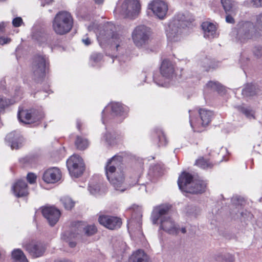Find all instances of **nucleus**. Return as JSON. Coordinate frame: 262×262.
<instances>
[{
    "mask_svg": "<svg viewBox=\"0 0 262 262\" xmlns=\"http://www.w3.org/2000/svg\"><path fill=\"white\" fill-rule=\"evenodd\" d=\"M122 162L121 156L115 155L107 161L105 166L107 180L114 189L120 192H124L128 188L125 183L126 169Z\"/></svg>",
    "mask_w": 262,
    "mask_h": 262,
    "instance_id": "1",
    "label": "nucleus"
},
{
    "mask_svg": "<svg viewBox=\"0 0 262 262\" xmlns=\"http://www.w3.org/2000/svg\"><path fill=\"white\" fill-rule=\"evenodd\" d=\"M170 206L162 204L154 207L151 213V220L154 224L160 222V228L170 234H177L179 228L175 222L167 215Z\"/></svg>",
    "mask_w": 262,
    "mask_h": 262,
    "instance_id": "2",
    "label": "nucleus"
},
{
    "mask_svg": "<svg viewBox=\"0 0 262 262\" xmlns=\"http://www.w3.org/2000/svg\"><path fill=\"white\" fill-rule=\"evenodd\" d=\"M179 189L190 193H201L205 191L206 184L200 179H194L188 172H183L178 180Z\"/></svg>",
    "mask_w": 262,
    "mask_h": 262,
    "instance_id": "3",
    "label": "nucleus"
},
{
    "mask_svg": "<svg viewBox=\"0 0 262 262\" xmlns=\"http://www.w3.org/2000/svg\"><path fill=\"white\" fill-rule=\"evenodd\" d=\"M73 24L71 14L67 11H62L59 12L54 17L52 28L56 34L62 35L71 31Z\"/></svg>",
    "mask_w": 262,
    "mask_h": 262,
    "instance_id": "4",
    "label": "nucleus"
},
{
    "mask_svg": "<svg viewBox=\"0 0 262 262\" xmlns=\"http://www.w3.org/2000/svg\"><path fill=\"white\" fill-rule=\"evenodd\" d=\"M190 23V21L185 19L184 15H178L177 19L169 23L168 28L166 29L168 40L171 42L179 41L181 38L182 29L188 27Z\"/></svg>",
    "mask_w": 262,
    "mask_h": 262,
    "instance_id": "5",
    "label": "nucleus"
},
{
    "mask_svg": "<svg viewBox=\"0 0 262 262\" xmlns=\"http://www.w3.org/2000/svg\"><path fill=\"white\" fill-rule=\"evenodd\" d=\"M128 108L118 102H113L107 105L102 112V122L105 124L108 119L118 117L122 120L126 116Z\"/></svg>",
    "mask_w": 262,
    "mask_h": 262,
    "instance_id": "6",
    "label": "nucleus"
},
{
    "mask_svg": "<svg viewBox=\"0 0 262 262\" xmlns=\"http://www.w3.org/2000/svg\"><path fill=\"white\" fill-rule=\"evenodd\" d=\"M48 60L46 56L37 55L33 58L32 64V78L37 82L42 80L46 75L48 66Z\"/></svg>",
    "mask_w": 262,
    "mask_h": 262,
    "instance_id": "7",
    "label": "nucleus"
},
{
    "mask_svg": "<svg viewBox=\"0 0 262 262\" xmlns=\"http://www.w3.org/2000/svg\"><path fill=\"white\" fill-rule=\"evenodd\" d=\"M160 72L162 79H157L154 76L155 83L161 86L168 87L174 76V70L172 62L167 59L163 60L161 66Z\"/></svg>",
    "mask_w": 262,
    "mask_h": 262,
    "instance_id": "8",
    "label": "nucleus"
},
{
    "mask_svg": "<svg viewBox=\"0 0 262 262\" xmlns=\"http://www.w3.org/2000/svg\"><path fill=\"white\" fill-rule=\"evenodd\" d=\"M150 35L149 28L145 25H139L132 32V38L135 46L140 48L148 43Z\"/></svg>",
    "mask_w": 262,
    "mask_h": 262,
    "instance_id": "9",
    "label": "nucleus"
},
{
    "mask_svg": "<svg viewBox=\"0 0 262 262\" xmlns=\"http://www.w3.org/2000/svg\"><path fill=\"white\" fill-rule=\"evenodd\" d=\"M115 26L113 23H108L105 25L103 31L101 32L98 36L97 39L100 45L103 42H104L112 39L116 45V48L118 50L120 47L119 43L124 38L115 32Z\"/></svg>",
    "mask_w": 262,
    "mask_h": 262,
    "instance_id": "10",
    "label": "nucleus"
},
{
    "mask_svg": "<svg viewBox=\"0 0 262 262\" xmlns=\"http://www.w3.org/2000/svg\"><path fill=\"white\" fill-rule=\"evenodd\" d=\"M67 166L71 176L76 178L81 176L85 170L82 159L77 155H73L68 159Z\"/></svg>",
    "mask_w": 262,
    "mask_h": 262,
    "instance_id": "11",
    "label": "nucleus"
},
{
    "mask_svg": "<svg viewBox=\"0 0 262 262\" xmlns=\"http://www.w3.org/2000/svg\"><path fill=\"white\" fill-rule=\"evenodd\" d=\"M200 120L195 121L191 118V114L189 115V122L194 132H201L202 130L201 127H205L210 122L213 113L211 111L205 109L199 110Z\"/></svg>",
    "mask_w": 262,
    "mask_h": 262,
    "instance_id": "12",
    "label": "nucleus"
},
{
    "mask_svg": "<svg viewBox=\"0 0 262 262\" xmlns=\"http://www.w3.org/2000/svg\"><path fill=\"white\" fill-rule=\"evenodd\" d=\"M257 31L253 24L250 21L240 23L237 35L241 41L251 39L256 36Z\"/></svg>",
    "mask_w": 262,
    "mask_h": 262,
    "instance_id": "13",
    "label": "nucleus"
},
{
    "mask_svg": "<svg viewBox=\"0 0 262 262\" xmlns=\"http://www.w3.org/2000/svg\"><path fill=\"white\" fill-rule=\"evenodd\" d=\"M18 119L20 122L26 124L34 123L43 118L42 113L34 110H24L19 108Z\"/></svg>",
    "mask_w": 262,
    "mask_h": 262,
    "instance_id": "14",
    "label": "nucleus"
},
{
    "mask_svg": "<svg viewBox=\"0 0 262 262\" xmlns=\"http://www.w3.org/2000/svg\"><path fill=\"white\" fill-rule=\"evenodd\" d=\"M140 9L138 0H125L121 6L120 13L128 17L134 18L139 14Z\"/></svg>",
    "mask_w": 262,
    "mask_h": 262,
    "instance_id": "15",
    "label": "nucleus"
},
{
    "mask_svg": "<svg viewBox=\"0 0 262 262\" xmlns=\"http://www.w3.org/2000/svg\"><path fill=\"white\" fill-rule=\"evenodd\" d=\"M23 247L34 258L42 256L46 250L45 245L39 241H32L28 244H23Z\"/></svg>",
    "mask_w": 262,
    "mask_h": 262,
    "instance_id": "16",
    "label": "nucleus"
},
{
    "mask_svg": "<svg viewBox=\"0 0 262 262\" xmlns=\"http://www.w3.org/2000/svg\"><path fill=\"white\" fill-rule=\"evenodd\" d=\"M142 217V214L140 211L134 212L128 224V228H130L132 230H133V226L136 225V229L133 231V234L140 239L143 236L141 230Z\"/></svg>",
    "mask_w": 262,
    "mask_h": 262,
    "instance_id": "17",
    "label": "nucleus"
},
{
    "mask_svg": "<svg viewBox=\"0 0 262 262\" xmlns=\"http://www.w3.org/2000/svg\"><path fill=\"white\" fill-rule=\"evenodd\" d=\"M153 13L160 19H163L168 10V6L166 3L160 0H155L148 6Z\"/></svg>",
    "mask_w": 262,
    "mask_h": 262,
    "instance_id": "18",
    "label": "nucleus"
},
{
    "mask_svg": "<svg viewBox=\"0 0 262 262\" xmlns=\"http://www.w3.org/2000/svg\"><path fill=\"white\" fill-rule=\"evenodd\" d=\"M99 223L106 228L113 230L120 227L122 222L120 218L106 215H102L99 217Z\"/></svg>",
    "mask_w": 262,
    "mask_h": 262,
    "instance_id": "19",
    "label": "nucleus"
},
{
    "mask_svg": "<svg viewBox=\"0 0 262 262\" xmlns=\"http://www.w3.org/2000/svg\"><path fill=\"white\" fill-rule=\"evenodd\" d=\"M42 213L51 226H54L57 223L60 215L59 210L52 206L43 207L42 209Z\"/></svg>",
    "mask_w": 262,
    "mask_h": 262,
    "instance_id": "20",
    "label": "nucleus"
},
{
    "mask_svg": "<svg viewBox=\"0 0 262 262\" xmlns=\"http://www.w3.org/2000/svg\"><path fill=\"white\" fill-rule=\"evenodd\" d=\"M61 177L60 170L57 167H52L46 170L42 176L43 180L47 183H55Z\"/></svg>",
    "mask_w": 262,
    "mask_h": 262,
    "instance_id": "21",
    "label": "nucleus"
},
{
    "mask_svg": "<svg viewBox=\"0 0 262 262\" xmlns=\"http://www.w3.org/2000/svg\"><path fill=\"white\" fill-rule=\"evenodd\" d=\"M6 140L9 142L12 149H17L21 147L24 144V139L16 132H13L8 134Z\"/></svg>",
    "mask_w": 262,
    "mask_h": 262,
    "instance_id": "22",
    "label": "nucleus"
},
{
    "mask_svg": "<svg viewBox=\"0 0 262 262\" xmlns=\"http://www.w3.org/2000/svg\"><path fill=\"white\" fill-rule=\"evenodd\" d=\"M21 91L19 88H16L15 90L13 99H7L3 96L0 95V112L3 111L9 105L19 101L21 98Z\"/></svg>",
    "mask_w": 262,
    "mask_h": 262,
    "instance_id": "23",
    "label": "nucleus"
},
{
    "mask_svg": "<svg viewBox=\"0 0 262 262\" xmlns=\"http://www.w3.org/2000/svg\"><path fill=\"white\" fill-rule=\"evenodd\" d=\"M74 228L77 231V234H80L82 232L87 236H91L97 232V228L94 225L85 226L81 222H77L73 225Z\"/></svg>",
    "mask_w": 262,
    "mask_h": 262,
    "instance_id": "24",
    "label": "nucleus"
},
{
    "mask_svg": "<svg viewBox=\"0 0 262 262\" xmlns=\"http://www.w3.org/2000/svg\"><path fill=\"white\" fill-rule=\"evenodd\" d=\"M12 190L18 198L27 195L28 194L27 184L24 180H18L12 186Z\"/></svg>",
    "mask_w": 262,
    "mask_h": 262,
    "instance_id": "25",
    "label": "nucleus"
},
{
    "mask_svg": "<svg viewBox=\"0 0 262 262\" xmlns=\"http://www.w3.org/2000/svg\"><path fill=\"white\" fill-rule=\"evenodd\" d=\"M202 28L204 31V36L205 38L211 39L216 37L218 34L216 32V27L214 24L210 22H204L202 24Z\"/></svg>",
    "mask_w": 262,
    "mask_h": 262,
    "instance_id": "26",
    "label": "nucleus"
},
{
    "mask_svg": "<svg viewBox=\"0 0 262 262\" xmlns=\"http://www.w3.org/2000/svg\"><path fill=\"white\" fill-rule=\"evenodd\" d=\"M152 137L154 138V142L157 144L159 146L166 145V137L160 128H156L154 130Z\"/></svg>",
    "mask_w": 262,
    "mask_h": 262,
    "instance_id": "27",
    "label": "nucleus"
},
{
    "mask_svg": "<svg viewBox=\"0 0 262 262\" xmlns=\"http://www.w3.org/2000/svg\"><path fill=\"white\" fill-rule=\"evenodd\" d=\"M221 3L226 13L236 14L237 11L236 3L234 0H221Z\"/></svg>",
    "mask_w": 262,
    "mask_h": 262,
    "instance_id": "28",
    "label": "nucleus"
},
{
    "mask_svg": "<svg viewBox=\"0 0 262 262\" xmlns=\"http://www.w3.org/2000/svg\"><path fill=\"white\" fill-rule=\"evenodd\" d=\"M238 111L241 112L249 120H255V111L250 106L246 105H239L236 107Z\"/></svg>",
    "mask_w": 262,
    "mask_h": 262,
    "instance_id": "29",
    "label": "nucleus"
},
{
    "mask_svg": "<svg viewBox=\"0 0 262 262\" xmlns=\"http://www.w3.org/2000/svg\"><path fill=\"white\" fill-rule=\"evenodd\" d=\"M148 256L142 250L134 252L129 259V262H148Z\"/></svg>",
    "mask_w": 262,
    "mask_h": 262,
    "instance_id": "30",
    "label": "nucleus"
},
{
    "mask_svg": "<svg viewBox=\"0 0 262 262\" xmlns=\"http://www.w3.org/2000/svg\"><path fill=\"white\" fill-rule=\"evenodd\" d=\"M11 255L13 262H28L24 252L19 249L13 250Z\"/></svg>",
    "mask_w": 262,
    "mask_h": 262,
    "instance_id": "31",
    "label": "nucleus"
},
{
    "mask_svg": "<svg viewBox=\"0 0 262 262\" xmlns=\"http://www.w3.org/2000/svg\"><path fill=\"white\" fill-rule=\"evenodd\" d=\"M103 59V55L98 52H93L90 57V64L93 67H99Z\"/></svg>",
    "mask_w": 262,
    "mask_h": 262,
    "instance_id": "32",
    "label": "nucleus"
},
{
    "mask_svg": "<svg viewBox=\"0 0 262 262\" xmlns=\"http://www.w3.org/2000/svg\"><path fill=\"white\" fill-rule=\"evenodd\" d=\"M257 86L253 84H247L242 91V95L245 97L253 96L257 94Z\"/></svg>",
    "mask_w": 262,
    "mask_h": 262,
    "instance_id": "33",
    "label": "nucleus"
},
{
    "mask_svg": "<svg viewBox=\"0 0 262 262\" xmlns=\"http://www.w3.org/2000/svg\"><path fill=\"white\" fill-rule=\"evenodd\" d=\"M117 138V135L114 132L107 131L102 136L101 141L106 144L111 145L114 143Z\"/></svg>",
    "mask_w": 262,
    "mask_h": 262,
    "instance_id": "34",
    "label": "nucleus"
},
{
    "mask_svg": "<svg viewBox=\"0 0 262 262\" xmlns=\"http://www.w3.org/2000/svg\"><path fill=\"white\" fill-rule=\"evenodd\" d=\"M75 144L77 148L79 150H84L88 147L89 142L86 139L77 136Z\"/></svg>",
    "mask_w": 262,
    "mask_h": 262,
    "instance_id": "35",
    "label": "nucleus"
},
{
    "mask_svg": "<svg viewBox=\"0 0 262 262\" xmlns=\"http://www.w3.org/2000/svg\"><path fill=\"white\" fill-rule=\"evenodd\" d=\"M198 64L206 71H209L211 68H214L212 65V61L207 57H204L200 59Z\"/></svg>",
    "mask_w": 262,
    "mask_h": 262,
    "instance_id": "36",
    "label": "nucleus"
},
{
    "mask_svg": "<svg viewBox=\"0 0 262 262\" xmlns=\"http://www.w3.org/2000/svg\"><path fill=\"white\" fill-rule=\"evenodd\" d=\"M66 234L68 235L67 243H68L69 246L71 248L75 247L76 245V243L75 241H71V239L72 238H76L77 237V235H78L77 234V231L76 230V229L73 226L72 228L71 232V233H67Z\"/></svg>",
    "mask_w": 262,
    "mask_h": 262,
    "instance_id": "37",
    "label": "nucleus"
},
{
    "mask_svg": "<svg viewBox=\"0 0 262 262\" xmlns=\"http://www.w3.org/2000/svg\"><path fill=\"white\" fill-rule=\"evenodd\" d=\"M61 201L64 208L67 210L71 209L75 205V202L68 196H65L61 199Z\"/></svg>",
    "mask_w": 262,
    "mask_h": 262,
    "instance_id": "38",
    "label": "nucleus"
},
{
    "mask_svg": "<svg viewBox=\"0 0 262 262\" xmlns=\"http://www.w3.org/2000/svg\"><path fill=\"white\" fill-rule=\"evenodd\" d=\"M195 165L202 169L211 168L213 165L205 160L204 158H200L195 162Z\"/></svg>",
    "mask_w": 262,
    "mask_h": 262,
    "instance_id": "39",
    "label": "nucleus"
},
{
    "mask_svg": "<svg viewBox=\"0 0 262 262\" xmlns=\"http://www.w3.org/2000/svg\"><path fill=\"white\" fill-rule=\"evenodd\" d=\"M206 88L212 91H216L219 92L222 91V86L217 82L210 81L206 85Z\"/></svg>",
    "mask_w": 262,
    "mask_h": 262,
    "instance_id": "40",
    "label": "nucleus"
},
{
    "mask_svg": "<svg viewBox=\"0 0 262 262\" xmlns=\"http://www.w3.org/2000/svg\"><path fill=\"white\" fill-rule=\"evenodd\" d=\"M149 171L155 176H159L162 174V168L160 165L151 166Z\"/></svg>",
    "mask_w": 262,
    "mask_h": 262,
    "instance_id": "41",
    "label": "nucleus"
},
{
    "mask_svg": "<svg viewBox=\"0 0 262 262\" xmlns=\"http://www.w3.org/2000/svg\"><path fill=\"white\" fill-rule=\"evenodd\" d=\"M89 190L93 195H96L99 192L100 185L98 184H93L92 182L89 184Z\"/></svg>",
    "mask_w": 262,
    "mask_h": 262,
    "instance_id": "42",
    "label": "nucleus"
},
{
    "mask_svg": "<svg viewBox=\"0 0 262 262\" xmlns=\"http://www.w3.org/2000/svg\"><path fill=\"white\" fill-rule=\"evenodd\" d=\"M231 201L233 204L236 206H242L244 205L245 203V201L244 199L241 196H233L232 198Z\"/></svg>",
    "mask_w": 262,
    "mask_h": 262,
    "instance_id": "43",
    "label": "nucleus"
},
{
    "mask_svg": "<svg viewBox=\"0 0 262 262\" xmlns=\"http://www.w3.org/2000/svg\"><path fill=\"white\" fill-rule=\"evenodd\" d=\"M242 219L244 221H251L253 219V215L250 212L245 210L240 212Z\"/></svg>",
    "mask_w": 262,
    "mask_h": 262,
    "instance_id": "44",
    "label": "nucleus"
},
{
    "mask_svg": "<svg viewBox=\"0 0 262 262\" xmlns=\"http://www.w3.org/2000/svg\"><path fill=\"white\" fill-rule=\"evenodd\" d=\"M33 161V157L31 156H26L24 158H21L20 160V162L25 165H31Z\"/></svg>",
    "mask_w": 262,
    "mask_h": 262,
    "instance_id": "45",
    "label": "nucleus"
},
{
    "mask_svg": "<svg viewBox=\"0 0 262 262\" xmlns=\"http://www.w3.org/2000/svg\"><path fill=\"white\" fill-rule=\"evenodd\" d=\"M23 19L20 17H17L12 20V25L14 27H18L23 24Z\"/></svg>",
    "mask_w": 262,
    "mask_h": 262,
    "instance_id": "46",
    "label": "nucleus"
},
{
    "mask_svg": "<svg viewBox=\"0 0 262 262\" xmlns=\"http://www.w3.org/2000/svg\"><path fill=\"white\" fill-rule=\"evenodd\" d=\"M250 4L254 7H262V0H249Z\"/></svg>",
    "mask_w": 262,
    "mask_h": 262,
    "instance_id": "47",
    "label": "nucleus"
},
{
    "mask_svg": "<svg viewBox=\"0 0 262 262\" xmlns=\"http://www.w3.org/2000/svg\"><path fill=\"white\" fill-rule=\"evenodd\" d=\"M81 41L82 43L86 46L90 45L92 42V39L88 36V34H86L82 37Z\"/></svg>",
    "mask_w": 262,
    "mask_h": 262,
    "instance_id": "48",
    "label": "nucleus"
},
{
    "mask_svg": "<svg viewBox=\"0 0 262 262\" xmlns=\"http://www.w3.org/2000/svg\"><path fill=\"white\" fill-rule=\"evenodd\" d=\"M27 179L30 184H33L36 182V176L32 173H29L27 175Z\"/></svg>",
    "mask_w": 262,
    "mask_h": 262,
    "instance_id": "49",
    "label": "nucleus"
},
{
    "mask_svg": "<svg viewBox=\"0 0 262 262\" xmlns=\"http://www.w3.org/2000/svg\"><path fill=\"white\" fill-rule=\"evenodd\" d=\"M256 25L258 28L262 29V12L256 16Z\"/></svg>",
    "mask_w": 262,
    "mask_h": 262,
    "instance_id": "50",
    "label": "nucleus"
},
{
    "mask_svg": "<svg viewBox=\"0 0 262 262\" xmlns=\"http://www.w3.org/2000/svg\"><path fill=\"white\" fill-rule=\"evenodd\" d=\"M226 21L228 23L233 24L234 23V19L233 17V15L235 14H232L231 13H226Z\"/></svg>",
    "mask_w": 262,
    "mask_h": 262,
    "instance_id": "51",
    "label": "nucleus"
},
{
    "mask_svg": "<svg viewBox=\"0 0 262 262\" xmlns=\"http://www.w3.org/2000/svg\"><path fill=\"white\" fill-rule=\"evenodd\" d=\"M253 53L257 57H259L262 55L261 47H255L253 50Z\"/></svg>",
    "mask_w": 262,
    "mask_h": 262,
    "instance_id": "52",
    "label": "nucleus"
},
{
    "mask_svg": "<svg viewBox=\"0 0 262 262\" xmlns=\"http://www.w3.org/2000/svg\"><path fill=\"white\" fill-rule=\"evenodd\" d=\"M98 29V26L97 24H95V23H93V24H91L88 27V29L89 31H95Z\"/></svg>",
    "mask_w": 262,
    "mask_h": 262,
    "instance_id": "53",
    "label": "nucleus"
},
{
    "mask_svg": "<svg viewBox=\"0 0 262 262\" xmlns=\"http://www.w3.org/2000/svg\"><path fill=\"white\" fill-rule=\"evenodd\" d=\"M10 41V39L8 38H6L4 37H0V45H4L6 43H7Z\"/></svg>",
    "mask_w": 262,
    "mask_h": 262,
    "instance_id": "54",
    "label": "nucleus"
},
{
    "mask_svg": "<svg viewBox=\"0 0 262 262\" xmlns=\"http://www.w3.org/2000/svg\"><path fill=\"white\" fill-rule=\"evenodd\" d=\"M6 81L5 80H2L0 81V91H4L5 90Z\"/></svg>",
    "mask_w": 262,
    "mask_h": 262,
    "instance_id": "55",
    "label": "nucleus"
},
{
    "mask_svg": "<svg viewBox=\"0 0 262 262\" xmlns=\"http://www.w3.org/2000/svg\"><path fill=\"white\" fill-rule=\"evenodd\" d=\"M53 0H41V5L44 7L46 5H49Z\"/></svg>",
    "mask_w": 262,
    "mask_h": 262,
    "instance_id": "56",
    "label": "nucleus"
},
{
    "mask_svg": "<svg viewBox=\"0 0 262 262\" xmlns=\"http://www.w3.org/2000/svg\"><path fill=\"white\" fill-rule=\"evenodd\" d=\"M5 27V24L4 22L0 23V33L4 32V28Z\"/></svg>",
    "mask_w": 262,
    "mask_h": 262,
    "instance_id": "57",
    "label": "nucleus"
},
{
    "mask_svg": "<svg viewBox=\"0 0 262 262\" xmlns=\"http://www.w3.org/2000/svg\"><path fill=\"white\" fill-rule=\"evenodd\" d=\"M55 262H73L72 260L67 259H57Z\"/></svg>",
    "mask_w": 262,
    "mask_h": 262,
    "instance_id": "58",
    "label": "nucleus"
},
{
    "mask_svg": "<svg viewBox=\"0 0 262 262\" xmlns=\"http://www.w3.org/2000/svg\"><path fill=\"white\" fill-rule=\"evenodd\" d=\"M97 4H101L103 3L104 0H93Z\"/></svg>",
    "mask_w": 262,
    "mask_h": 262,
    "instance_id": "59",
    "label": "nucleus"
},
{
    "mask_svg": "<svg viewBox=\"0 0 262 262\" xmlns=\"http://www.w3.org/2000/svg\"><path fill=\"white\" fill-rule=\"evenodd\" d=\"M139 189L144 190L146 191V187L144 184L141 185Z\"/></svg>",
    "mask_w": 262,
    "mask_h": 262,
    "instance_id": "60",
    "label": "nucleus"
},
{
    "mask_svg": "<svg viewBox=\"0 0 262 262\" xmlns=\"http://www.w3.org/2000/svg\"><path fill=\"white\" fill-rule=\"evenodd\" d=\"M80 121L79 120L77 121V127L78 129H80Z\"/></svg>",
    "mask_w": 262,
    "mask_h": 262,
    "instance_id": "61",
    "label": "nucleus"
},
{
    "mask_svg": "<svg viewBox=\"0 0 262 262\" xmlns=\"http://www.w3.org/2000/svg\"><path fill=\"white\" fill-rule=\"evenodd\" d=\"M227 151V148L225 147H222L221 149V152H224Z\"/></svg>",
    "mask_w": 262,
    "mask_h": 262,
    "instance_id": "62",
    "label": "nucleus"
},
{
    "mask_svg": "<svg viewBox=\"0 0 262 262\" xmlns=\"http://www.w3.org/2000/svg\"><path fill=\"white\" fill-rule=\"evenodd\" d=\"M181 232H182L183 233H185L186 232V228H182V229H181Z\"/></svg>",
    "mask_w": 262,
    "mask_h": 262,
    "instance_id": "63",
    "label": "nucleus"
},
{
    "mask_svg": "<svg viewBox=\"0 0 262 262\" xmlns=\"http://www.w3.org/2000/svg\"><path fill=\"white\" fill-rule=\"evenodd\" d=\"M67 239H68V238H67V239H66V238H64V240H66L67 241Z\"/></svg>",
    "mask_w": 262,
    "mask_h": 262,
    "instance_id": "64",
    "label": "nucleus"
}]
</instances>
